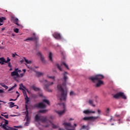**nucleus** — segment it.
Wrapping results in <instances>:
<instances>
[{
  "label": "nucleus",
  "instance_id": "1",
  "mask_svg": "<svg viewBox=\"0 0 130 130\" xmlns=\"http://www.w3.org/2000/svg\"><path fill=\"white\" fill-rule=\"evenodd\" d=\"M68 75H69V73L67 72H64L63 74L64 82H62V84H59L57 86L58 91L57 96L61 102L67 101L68 97V89L66 88L67 80L69 79Z\"/></svg>",
  "mask_w": 130,
  "mask_h": 130
},
{
  "label": "nucleus",
  "instance_id": "2",
  "mask_svg": "<svg viewBox=\"0 0 130 130\" xmlns=\"http://www.w3.org/2000/svg\"><path fill=\"white\" fill-rule=\"evenodd\" d=\"M35 121L37 122H39V121H41L43 123H46L47 125H44L45 127H48L49 126V124H51L53 125V128H58V126L55 125L52 123V122L50 120L47 119V117L46 116H39L38 115H36L35 116Z\"/></svg>",
  "mask_w": 130,
  "mask_h": 130
},
{
  "label": "nucleus",
  "instance_id": "3",
  "mask_svg": "<svg viewBox=\"0 0 130 130\" xmlns=\"http://www.w3.org/2000/svg\"><path fill=\"white\" fill-rule=\"evenodd\" d=\"M104 79V76L101 74L96 75L94 77L91 76L89 78V80H91L93 83H96L95 87L99 88L102 85H104V82L101 80Z\"/></svg>",
  "mask_w": 130,
  "mask_h": 130
},
{
  "label": "nucleus",
  "instance_id": "4",
  "mask_svg": "<svg viewBox=\"0 0 130 130\" xmlns=\"http://www.w3.org/2000/svg\"><path fill=\"white\" fill-rule=\"evenodd\" d=\"M40 82L41 83H43V84L45 85V87H44V90H45V91H47V92H52V90L49 89V86L52 85V84H53V82H51L50 83L45 79L40 80Z\"/></svg>",
  "mask_w": 130,
  "mask_h": 130
},
{
  "label": "nucleus",
  "instance_id": "5",
  "mask_svg": "<svg viewBox=\"0 0 130 130\" xmlns=\"http://www.w3.org/2000/svg\"><path fill=\"white\" fill-rule=\"evenodd\" d=\"M120 97H121L122 99L126 100V96H125L124 93L122 92H118L117 93L113 95V98H115V99H118V98H120Z\"/></svg>",
  "mask_w": 130,
  "mask_h": 130
},
{
  "label": "nucleus",
  "instance_id": "6",
  "mask_svg": "<svg viewBox=\"0 0 130 130\" xmlns=\"http://www.w3.org/2000/svg\"><path fill=\"white\" fill-rule=\"evenodd\" d=\"M59 105L62 107L63 110L62 111H56V112L60 116L62 115L64 112H66V103H62L61 104H59Z\"/></svg>",
  "mask_w": 130,
  "mask_h": 130
},
{
  "label": "nucleus",
  "instance_id": "7",
  "mask_svg": "<svg viewBox=\"0 0 130 130\" xmlns=\"http://www.w3.org/2000/svg\"><path fill=\"white\" fill-rule=\"evenodd\" d=\"M63 125L67 130H75V127L72 126L71 123L64 122L63 123Z\"/></svg>",
  "mask_w": 130,
  "mask_h": 130
},
{
  "label": "nucleus",
  "instance_id": "8",
  "mask_svg": "<svg viewBox=\"0 0 130 130\" xmlns=\"http://www.w3.org/2000/svg\"><path fill=\"white\" fill-rule=\"evenodd\" d=\"M34 37H30V38H27L25 40H24V41H38V39H39V38L38 36H35V33L33 34Z\"/></svg>",
  "mask_w": 130,
  "mask_h": 130
},
{
  "label": "nucleus",
  "instance_id": "9",
  "mask_svg": "<svg viewBox=\"0 0 130 130\" xmlns=\"http://www.w3.org/2000/svg\"><path fill=\"white\" fill-rule=\"evenodd\" d=\"M9 61H11V59L9 57H7V60H6V59L3 57L0 58V64H5V63H8Z\"/></svg>",
  "mask_w": 130,
  "mask_h": 130
},
{
  "label": "nucleus",
  "instance_id": "10",
  "mask_svg": "<svg viewBox=\"0 0 130 130\" xmlns=\"http://www.w3.org/2000/svg\"><path fill=\"white\" fill-rule=\"evenodd\" d=\"M35 107L37 108H41L42 109H44V108H46V105L44 104L43 102L39 103V104H36L35 105Z\"/></svg>",
  "mask_w": 130,
  "mask_h": 130
},
{
  "label": "nucleus",
  "instance_id": "11",
  "mask_svg": "<svg viewBox=\"0 0 130 130\" xmlns=\"http://www.w3.org/2000/svg\"><path fill=\"white\" fill-rule=\"evenodd\" d=\"M97 118H98V117H85L83 118V120L85 121H89V120H95V119H97Z\"/></svg>",
  "mask_w": 130,
  "mask_h": 130
},
{
  "label": "nucleus",
  "instance_id": "12",
  "mask_svg": "<svg viewBox=\"0 0 130 130\" xmlns=\"http://www.w3.org/2000/svg\"><path fill=\"white\" fill-rule=\"evenodd\" d=\"M11 76L12 77L16 76L17 78H20V75L18 73V69H15L14 71L11 72Z\"/></svg>",
  "mask_w": 130,
  "mask_h": 130
},
{
  "label": "nucleus",
  "instance_id": "13",
  "mask_svg": "<svg viewBox=\"0 0 130 130\" xmlns=\"http://www.w3.org/2000/svg\"><path fill=\"white\" fill-rule=\"evenodd\" d=\"M11 20L13 21V23H14V24H15V25H17V26H20V25L19 24V19H18L14 16H12Z\"/></svg>",
  "mask_w": 130,
  "mask_h": 130
},
{
  "label": "nucleus",
  "instance_id": "14",
  "mask_svg": "<svg viewBox=\"0 0 130 130\" xmlns=\"http://www.w3.org/2000/svg\"><path fill=\"white\" fill-rule=\"evenodd\" d=\"M38 55L40 56V58L43 63H45V59H44V56L40 52L37 53Z\"/></svg>",
  "mask_w": 130,
  "mask_h": 130
},
{
  "label": "nucleus",
  "instance_id": "15",
  "mask_svg": "<svg viewBox=\"0 0 130 130\" xmlns=\"http://www.w3.org/2000/svg\"><path fill=\"white\" fill-rule=\"evenodd\" d=\"M53 36L55 38V39H61V36H60V34L58 32H55L53 35Z\"/></svg>",
  "mask_w": 130,
  "mask_h": 130
},
{
  "label": "nucleus",
  "instance_id": "16",
  "mask_svg": "<svg viewBox=\"0 0 130 130\" xmlns=\"http://www.w3.org/2000/svg\"><path fill=\"white\" fill-rule=\"evenodd\" d=\"M5 121V124H3V123H2L0 125V126H3V128H6V126H7V124H9V121H8V120L6 119H4Z\"/></svg>",
  "mask_w": 130,
  "mask_h": 130
},
{
  "label": "nucleus",
  "instance_id": "17",
  "mask_svg": "<svg viewBox=\"0 0 130 130\" xmlns=\"http://www.w3.org/2000/svg\"><path fill=\"white\" fill-rule=\"evenodd\" d=\"M24 97H25L24 100H25V105H27V104H29V102H30V99L28 97V95Z\"/></svg>",
  "mask_w": 130,
  "mask_h": 130
},
{
  "label": "nucleus",
  "instance_id": "18",
  "mask_svg": "<svg viewBox=\"0 0 130 130\" xmlns=\"http://www.w3.org/2000/svg\"><path fill=\"white\" fill-rule=\"evenodd\" d=\"M25 108L26 110L25 114H26V117H28V116H29V112H28V105H25Z\"/></svg>",
  "mask_w": 130,
  "mask_h": 130
},
{
  "label": "nucleus",
  "instance_id": "19",
  "mask_svg": "<svg viewBox=\"0 0 130 130\" xmlns=\"http://www.w3.org/2000/svg\"><path fill=\"white\" fill-rule=\"evenodd\" d=\"M32 89H33V90L34 91H36V92H38V91H40V89L39 88V87H37L36 86H35V85H33L31 86Z\"/></svg>",
  "mask_w": 130,
  "mask_h": 130
},
{
  "label": "nucleus",
  "instance_id": "20",
  "mask_svg": "<svg viewBox=\"0 0 130 130\" xmlns=\"http://www.w3.org/2000/svg\"><path fill=\"white\" fill-rule=\"evenodd\" d=\"M83 113L85 114H90V113H95V111H89V110H86L83 111Z\"/></svg>",
  "mask_w": 130,
  "mask_h": 130
},
{
  "label": "nucleus",
  "instance_id": "21",
  "mask_svg": "<svg viewBox=\"0 0 130 130\" xmlns=\"http://www.w3.org/2000/svg\"><path fill=\"white\" fill-rule=\"evenodd\" d=\"M19 90H22L24 97H26V96H27V93L26 92V90H25V89H23V88H22V87H19Z\"/></svg>",
  "mask_w": 130,
  "mask_h": 130
},
{
  "label": "nucleus",
  "instance_id": "22",
  "mask_svg": "<svg viewBox=\"0 0 130 130\" xmlns=\"http://www.w3.org/2000/svg\"><path fill=\"white\" fill-rule=\"evenodd\" d=\"M36 76L37 77H41V76H43V73L39 72H36Z\"/></svg>",
  "mask_w": 130,
  "mask_h": 130
},
{
  "label": "nucleus",
  "instance_id": "23",
  "mask_svg": "<svg viewBox=\"0 0 130 130\" xmlns=\"http://www.w3.org/2000/svg\"><path fill=\"white\" fill-rule=\"evenodd\" d=\"M93 101L92 100H89L88 101L89 104H90V105H92V106H93V107H95V105L93 104Z\"/></svg>",
  "mask_w": 130,
  "mask_h": 130
},
{
  "label": "nucleus",
  "instance_id": "24",
  "mask_svg": "<svg viewBox=\"0 0 130 130\" xmlns=\"http://www.w3.org/2000/svg\"><path fill=\"white\" fill-rule=\"evenodd\" d=\"M0 85L1 86H2V87H3V88H5L6 90H7V89H9V87L6 85L5 83H1Z\"/></svg>",
  "mask_w": 130,
  "mask_h": 130
},
{
  "label": "nucleus",
  "instance_id": "25",
  "mask_svg": "<svg viewBox=\"0 0 130 130\" xmlns=\"http://www.w3.org/2000/svg\"><path fill=\"white\" fill-rule=\"evenodd\" d=\"M49 60H50V61H53V60H52V53H51V52H50L49 53Z\"/></svg>",
  "mask_w": 130,
  "mask_h": 130
},
{
  "label": "nucleus",
  "instance_id": "26",
  "mask_svg": "<svg viewBox=\"0 0 130 130\" xmlns=\"http://www.w3.org/2000/svg\"><path fill=\"white\" fill-rule=\"evenodd\" d=\"M9 107L10 108H13V107H15V103L13 102H10L9 103Z\"/></svg>",
  "mask_w": 130,
  "mask_h": 130
},
{
  "label": "nucleus",
  "instance_id": "27",
  "mask_svg": "<svg viewBox=\"0 0 130 130\" xmlns=\"http://www.w3.org/2000/svg\"><path fill=\"white\" fill-rule=\"evenodd\" d=\"M16 87H17V84H15L13 86H12L11 88H10L8 89V92H10V91H12V90H14V89H15V88H16Z\"/></svg>",
  "mask_w": 130,
  "mask_h": 130
},
{
  "label": "nucleus",
  "instance_id": "28",
  "mask_svg": "<svg viewBox=\"0 0 130 130\" xmlns=\"http://www.w3.org/2000/svg\"><path fill=\"white\" fill-rule=\"evenodd\" d=\"M48 111V110H41L39 111L40 113H46Z\"/></svg>",
  "mask_w": 130,
  "mask_h": 130
},
{
  "label": "nucleus",
  "instance_id": "29",
  "mask_svg": "<svg viewBox=\"0 0 130 130\" xmlns=\"http://www.w3.org/2000/svg\"><path fill=\"white\" fill-rule=\"evenodd\" d=\"M47 77L49 78V79H51L54 81H55V76H50L49 75H47Z\"/></svg>",
  "mask_w": 130,
  "mask_h": 130
},
{
  "label": "nucleus",
  "instance_id": "30",
  "mask_svg": "<svg viewBox=\"0 0 130 130\" xmlns=\"http://www.w3.org/2000/svg\"><path fill=\"white\" fill-rule=\"evenodd\" d=\"M56 66L57 69H58V70H59L60 72H62V69H61V67H60V66H59V64H56Z\"/></svg>",
  "mask_w": 130,
  "mask_h": 130
},
{
  "label": "nucleus",
  "instance_id": "31",
  "mask_svg": "<svg viewBox=\"0 0 130 130\" xmlns=\"http://www.w3.org/2000/svg\"><path fill=\"white\" fill-rule=\"evenodd\" d=\"M23 59H24L25 62L28 64H29V63H31V61H28L25 57H23Z\"/></svg>",
  "mask_w": 130,
  "mask_h": 130
},
{
  "label": "nucleus",
  "instance_id": "32",
  "mask_svg": "<svg viewBox=\"0 0 130 130\" xmlns=\"http://www.w3.org/2000/svg\"><path fill=\"white\" fill-rule=\"evenodd\" d=\"M62 64H63V66H64L65 68H66V69H67V70H70L69 66H68V64H67V63H66V62H62Z\"/></svg>",
  "mask_w": 130,
  "mask_h": 130
},
{
  "label": "nucleus",
  "instance_id": "33",
  "mask_svg": "<svg viewBox=\"0 0 130 130\" xmlns=\"http://www.w3.org/2000/svg\"><path fill=\"white\" fill-rule=\"evenodd\" d=\"M20 88H23V89H25V90H27V92H29V91L28 90V89H27V88H26V87L24 86L23 84H20Z\"/></svg>",
  "mask_w": 130,
  "mask_h": 130
},
{
  "label": "nucleus",
  "instance_id": "34",
  "mask_svg": "<svg viewBox=\"0 0 130 130\" xmlns=\"http://www.w3.org/2000/svg\"><path fill=\"white\" fill-rule=\"evenodd\" d=\"M5 20H6V18L0 17V23H3V22H4V21H5Z\"/></svg>",
  "mask_w": 130,
  "mask_h": 130
},
{
  "label": "nucleus",
  "instance_id": "35",
  "mask_svg": "<svg viewBox=\"0 0 130 130\" xmlns=\"http://www.w3.org/2000/svg\"><path fill=\"white\" fill-rule=\"evenodd\" d=\"M112 120H113V121H115V119H114L113 118V116H110V119H109V121H110V122H111V121H112Z\"/></svg>",
  "mask_w": 130,
  "mask_h": 130
},
{
  "label": "nucleus",
  "instance_id": "36",
  "mask_svg": "<svg viewBox=\"0 0 130 130\" xmlns=\"http://www.w3.org/2000/svg\"><path fill=\"white\" fill-rule=\"evenodd\" d=\"M43 102H45V103H47V104H48V105H49V101H48L47 100H43Z\"/></svg>",
  "mask_w": 130,
  "mask_h": 130
},
{
  "label": "nucleus",
  "instance_id": "37",
  "mask_svg": "<svg viewBox=\"0 0 130 130\" xmlns=\"http://www.w3.org/2000/svg\"><path fill=\"white\" fill-rule=\"evenodd\" d=\"M82 129H87V126L83 125L82 127L80 128V130H82Z\"/></svg>",
  "mask_w": 130,
  "mask_h": 130
},
{
  "label": "nucleus",
  "instance_id": "38",
  "mask_svg": "<svg viewBox=\"0 0 130 130\" xmlns=\"http://www.w3.org/2000/svg\"><path fill=\"white\" fill-rule=\"evenodd\" d=\"M11 128H12V127H10L9 126H6V128H4V129L11 130Z\"/></svg>",
  "mask_w": 130,
  "mask_h": 130
},
{
  "label": "nucleus",
  "instance_id": "39",
  "mask_svg": "<svg viewBox=\"0 0 130 130\" xmlns=\"http://www.w3.org/2000/svg\"><path fill=\"white\" fill-rule=\"evenodd\" d=\"M106 112L109 114V112H110V109L109 108H107Z\"/></svg>",
  "mask_w": 130,
  "mask_h": 130
},
{
  "label": "nucleus",
  "instance_id": "40",
  "mask_svg": "<svg viewBox=\"0 0 130 130\" xmlns=\"http://www.w3.org/2000/svg\"><path fill=\"white\" fill-rule=\"evenodd\" d=\"M16 55L17 56H19V55L18 54H17V53L16 52H15L14 53L12 54V57H15Z\"/></svg>",
  "mask_w": 130,
  "mask_h": 130
},
{
  "label": "nucleus",
  "instance_id": "41",
  "mask_svg": "<svg viewBox=\"0 0 130 130\" xmlns=\"http://www.w3.org/2000/svg\"><path fill=\"white\" fill-rule=\"evenodd\" d=\"M14 31L15 33H19V29L18 28H14Z\"/></svg>",
  "mask_w": 130,
  "mask_h": 130
},
{
  "label": "nucleus",
  "instance_id": "42",
  "mask_svg": "<svg viewBox=\"0 0 130 130\" xmlns=\"http://www.w3.org/2000/svg\"><path fill=\"white\" fill-rule=\"evenodd\" d=\"M24 126H28V125H29V122H26L24 124Z\"/></svg>",
  "mask_w": 130,
  "mask_h": 130
},
{
  "label": "nucleus",
  "instance_id": "43",
  "mask_svg": "<svg viewBox=\"0 0 130 130\" xmlns=\"http://www.w3.org/2000/svg\"><path fill=\"white\" fill-rule=\"evenodd\" d=\"M8 64L9 68H12V65L11 64V62L9 61L7 63Z\"/></svg>",
  "mask_w": 130,
  "mask_h": 130
},
{
  "label": "nucleus",
  "instance_id": "44",
  "mask_svg": "<svg viewBox=\"0 0 130 130\" xmlns=\"http://www.w3.org/2000/svg\"><path fill=\"white\" fill-rule=\"evenodd\" d=\"M14 127H16L17 128H22L23 127L22 126H14Z\"/></svg>",
  "mask_w": 130,
  "mask_h": 130
},
{
  "label": "nucleus",
  "instance_id": "45",
  "mask_svg": "<svg viewBox=\"0 0 130 130\" xmlns=\"http://www.w3.org/2000/svg\"><path fill=\"white\" fill-rule=\"evenodd\" d=\"M3 116L5 118H7V119L9 118V115H4Z\"/></svg>",
  "mask_w": 130,
  "mask_h": 130
},
{
  "label": "nucleus",
  "instance_id": "46",
  "mask_svg": "<svg viewBox=\"0 0 130 130\" xmlns=\"http://www.w3.org/2000/svg\"><path fill=\"white\" fill-rule=\"evenodd\" d=\"M74 91H71L70 92V94L71 96H73V95H74Z\"/></svg>",
  "mask_w": 130,
  "mask_h": 130
},
{
  "label": "nucleus",
  "instance_id": "47",
  "mask_svg": "<svg viewBox=\"0 0 130 130\" xmlns=\"http://www.w3.org/2000/svg\"><path fill=\"white\" fill-rule=\"evenodd\" d=\"M115 117H120V115L115 114Z\"/></svg>",
  "mask_w": 130,
  "mask_h": 130
},
{
  "label": "nucleus",
  "instance_id": "48",
  "mask_svg": "<svg viewBox=\"0 0 130 130\" xmlns=\"http://www.w3.org/2000/svg\"><path fill=\"white\" fill-rule=\"evenodd\" d=\"M26 122H29V116L26 117Z\"/></svg>",
  "mask_w": 130,
  "mask_h": 130
},
{
  "label": "nucleus",
  "instance_id": "49",
  "mask_svg": "<svg viewBox=\"0 0 130 130\" xmlns=\"http://www.w3.org/2000/svg\"><path fill=\"white\" fill-rule=\"evenodd\" d=\"M17 100V99H15V100H14V99H11L10 100V101H16Z\"/></svg>",
  "mask_w": 130,
  "mask_h": 130
},
{
  "label": "nucleus",
  "instance_id": "50",
  "mask_svg": "<svg viewBox=\"0 0 130 130\" xmlns=\"http://www.w3.org/2000/svg\"><path fill=\"white\" fill-rule=\"evenodd\" d=\"M22 71L21 70H19L18 69H17V73H21Z\"/></svg>",
  "mask_w": 130,
  "mask_h": 130
},
{
  "label": "nucleus",
  "instance_id": "51",
  "mask_svg": "<svg viewBox=\"0 0 130 130\" xmlns=\"http://www.w3.org/2000/svg\"><path fill=\"white\" fill-rule=\"evenodd\" d=\"M10 130H18V129H16V128H15L11 127V128H10Z\"/></svg>",
  "mask_w": 130,
  "mask_h": 130
},
{
  "label": "nucleus",
  "instance_id": "52",
  "mask_svg": "<svg viewBox=\"0 0 130 130\" xmlns=\"http://www.w3.org/2000/svg\"><path fill=\"white\" fill-rule=\"evenodd\" d=\"M98 112L99 113V114H100V113H101V111L100 110H98Z\"/></svg>",
  "mask_w": 130,
  "mask_h": 130
},
{
  "label": "nucleus",
  "instance_id": "53",
  "mask_svg": "<svg viewBox=\"0 0 130 130\" xmlns=\"http://www.w3.org/2000/svg\"><path fill=\"white\" fill-rule=\"evenodd\" d=\"M0 119H2L3 120H4V119H6L4 118V117L0 116Z\"/></svg>",
  "mask_w": 130,
  "mask_h": 130
},
{
  "label": "nucleus",
  "instance_id": "54",
  "mask_svg": "<svg viewBox=\"0 0 130 130\" xmlns=\"http://www.w3.org/2000/svg\"><path fill=\"white\" fill-rule=\"evenodd\" d=\"M4 92V91L2 89H0V93H3Z\"/></svg>",
  "mask_w": 130,
  "mask_h": 130
},
{
  "label": "nucleus",
  "instance_id": "55",
  "mask_svg": "<svg viewBox=\"0 0 130 130\" xmlns=\"http://www.w3.org/2000/svg\"><path fill=\"white\" fill-rule=\"evenodd\" d=\"M40 97H43V94L41 93L39 94Z\"/></svg>",
  "mask_w": 130,
  "mask_h": 130
},
{
  "label": "nucleus",
  "instance_id": "56",
  "mask_svg": "<svg viewBox=\"0 0 130 130\" xmlns=\"http://www.w3.org/2000/svg\"><path fill=\"white\" fill-rule=\"evenodd\" d=\"M23 76H24V74H23V73L20 74V77H21V78L23 77Z\"/></svg>",
  "mask_w": 130,
  "mask_h": 130
},
{
  "label": "nucleus",
  "instance_id": "57",
  "mask_svg": "<svg viewBox=\"0 0 130 130\" xmlns=\"http://www.w3.org/2000/svg\"><path fill=\"white\" fill-rule=\"evenodd\" d=\"M19 97H20V94H18L17 96L16 99H18V98H19Z\"/></svg>",
  "mask_w": 130,
  "mask_h": 130
},
{
  "label": "nucleus",
  "instance_id": "58",
  "mask_svg": "<svg viewBox=\"0 0 130 130\" xmlns=\"http://www.w3.org/2000/svg\"><path fill=\"white\" fill-rule=\"evenodd\" d=\"M22 71L24 73H26V69H23Z\"/></svg>",
  "mask_w": 130,
  "mask_h": 130
},
{
  "label": "nucleus",
  "instance_id": "59",
  "mask_svg": "<svg viewBox=\"0 0 130 130\" xmlns=\"http://www.w3.org/2000/svg\"><path fill=\"white\" fill-rule=\"evenodd\" d=\"M6 28L5 27H3L2 28V31H4Z\"/></svg>",
  "mask_w": 130,
  "mask_h": 130
},
{
  "label": "nucleus",
  "instance_id": "60",
  "mask_svg": "<svg viewBox=\"0 0 130 130\" xmlns=\"http://www.w3.org/2000/svg\"><path fill=\"white\" fill-rule=\"evenodd\" d=\"M1 115L2 116H4L5 115V114H4V113H2Z\"/></svg>",
  "mask_w": 130,
  "mask_h": 130
},
{
  "label": "nucleus",
  "instance_id": "61",
  "mask_svg": "<svg viewBox=\"0 0 130 130\" xmlns=\"http://www.w3.org/2000/svg\"><path fill=\"white\" fill-rule=\"evenodd\" d=\"M36 47H37V46H38V44H37V42L36 43Z\"/></svg>",
  "mask_w": 130,
  "mask_h": 130
},
{
  "label": "nucleus",
  "instance_id": "62",
  "mask_svg": "<svg viewBox=\"0 0 130 130\" xmlns=\"http://www.w3.org/2000/svg\"><path fill=\"white\" fill-rule=\"evenodd\" d=\"M2 25H4V23H2V22H0V26H2Z\"/></svg>",
  "mask_w": 130,
  "mask_h": 130
},
{
  "label": "nucleus",
  "instance_id": "63",
  "mask_svg": "<svg viewBox=\"0 0 130 130\" xmlns=\"http://www.w3.org/2000/svg\"><path fill=\"white\" fill-rule=\"evenodd\" d=\"M9 71H13V69H12V68H10Z\"/></svg>",
  "mask_w": 130,
  "mask_h": 130
},
{
  "label": "nucleus",
  "instance_id": "64",
  "mask_svg": "<svg viewBox=\"0 0 130 130\" xmlns=\"http://www.w3.org/2000/svg\"><path fill=\"white\" fill-rule=\"evenodd\" d=\"M16 94H20V93H19V92H18V91H17L16 92Z\"/></svg>",
  "mask_w": 130,
  "mask_h": 130
}]
</instances>
